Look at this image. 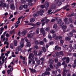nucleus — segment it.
Returning <instances> with one entry per match:
<instances>
[{
    "mask_svg": "<svg viewBox=\"0 0 76 76\" xmlns=\"http://www.w3.org/2000/svg\"><path fill=\"white\" fill-rule=\"evenodd\" d=\"M4 0H1L0 1L1 4H0V7H6V3H3Z\"/></svg>",
    "mask_w": 76,
    "mask_h": 76,
    "instance_id": "nucleus-1",
    "label": "nucleus"
},
{
    "mask_svg": "<svg viewBox=\"0 0 76 76\" xmlns=\"http://www.w3.org/2000/svg\"><path fill=\"white\" fill-rule=\"evenodd\" d=\"M26 41L27 42L26 47H30L31 46V43L29 42L28 39H26Z\"/></svg>",
    "mask_w": 76,
    "mask_h": 76,
    "instance_id": "nucleus-2",
    "label": "nucleus"
},
{
    "mask_svg": "<svg viewBox=\"0 0 76 76\" xmlns=\"http://www.w3.org/2000/svg\"><path fill=\"white\" fill-rule=\"evenodd\" d=\"M55 3L57 6H60L61 4V2L60 0H56L55 1Z\"/></svg>",
    "mask_w": 76,
    "mask_h": 76,
    "instance_id": "nucleus-3",
    "label": "nucleus"
},
{
    "mask_svg": "<svg viewBox=\"0 0 76 76\" xmlns=\"http://www.w3.org/2000/svg\"><path fill=\"white\" fill-rule=\"evenodd\" d=\"M34 54H33L32 53H30L29 55L28 58L29 59V60H32V59L31 58H34Z\"/></svg>",
    "mask_w": 76,
    "mask_h": 76,
    "instance_id": "nucleus-4",
    "label": "nucleus"
},
{
    "mask_svg": "<svg viewBox=\"0 0 76 76\" xmlns=\"http://www.w3.org/2000/svg\"><path fill=\"white\" fill-rule=\"evenodd\" d=\"M27 1L28 2V5H29V6H31V5H33V3H32V0H27Z\"/></svg>",
    "mask_w": 76,
    "mask_h": 76,
    "instance_id": "nucleus-5",
    "label": "nucleus"
},
{
    "mask_svg": "<svg viewBox=\"0 0 76 76\" xmlns=\"http://www.w3.org/2000/svg\"><path fill=\"white\" fill-rule=\"evenodd\" d=\"M67 35H68V37H69V38H71V37H72L73 36V32L71 31L70 33H69L67 34Z\"/></svg>",
    "mask_w": 76,
    "mask_h": 76,
    "instance_id": "nucleus-6",
    "label": "nucleus"
},
{
    "mask_svg": "<svg viewBox=\"0 0 76 76\" xmlns=\"http://www.w3.org/2000/svg\"><path fill=\"white\" fill-rule=\"evenodd\" d=\"M69 47L70 48V49L69 50V52H71L72 51V50L73 49V48L72 47V44H70L69 45Z\"/></svg>",
    "mask_w": 76,
    "mask_h": 76,
    "instance_id": "nucleus-7",
    "label": "nucleus"
},
{
    "mask_svg": "<svg viewBox=\"0 0 76 76\" xmlns=\"http://www.w3.org/2000/svg\"><path fill=\"white\" fill-rule=\"evenodd\" d=\"M24 46V43H23V40H22V42L20 43V48H23Z\"/></svg>",
    "mask_w": 76,
    "mask_h": 76,
    "instance_id": "nucleus-8",
    "label": "nucleus"
},
{
    "mask_svg": "<svg viewBox=\"0 0 76 76\" xmlns=\"http://www.w3.org/2000/svg\"><path fill=\"white\" fill-rule=\"evenodd\" d=\"M49 6V3L46 2L45 3V7L46 8H48Z\"/></svg>",
    "mask_w": 76,
    "mask_h": 76,
    "instance_id": "nucleus-9",
    "label": "nucleus"
},
{
    "mask_svg": "<svg viewBox=\"0 0 76 76\" xmlns=\"http://www.w3.org/2000/svg\"><path fill=\"white\" fill-rule=\"evenodd\" d=\"M33 35V34L32 33H31L30 34H28L27 37L31 38H32Z\"/></svg>",
    "mask_w": 76,
    "mask_h": 76,
    "instance_id": "nucleus-10",
    "label": "nucleus"
},
{
    "mask_svg": "<svg viewBox=\"0 0 76 76\" xmlns=\"http://www.w3.org/2000/svg\"><path fill=\"white\" fill-rule=\"evenodd\" d=\"M27 33V32H26V31H22L21 32V35H23V36H24V35H25Z\"/></svg>",
    "mask_w": 76,
    "mask_h": 76,
    "instance_id": "nucleus-11",
    "label": "nucleus"
},
{
    "mask_svg": "<svg viewBox=\"0 0 76 76\" xmlns=\"http://www.w3.org/2000/svg\"><path fill=\"white\" fill-rule=\"evenodd\" d=\"M10 7L11 9H12L13 10H14L15 9V7L14 6V4H11Z\"/></svg>",
    "mask_w": 76,
    "mask_h": 76,
    "instance_id": "nucleus-12",
    "label": "nucleus"
},
{
    "mask_svg": "<svg viewBox=\"0 0 76 76\" xmlns=\"http://www.w3.org/2000/svg\"><path fill=\"white\" fill-rule=\"evenodd\" d=\"M44 11L42 10H41L39 12V13L41 16H42L43 15V13H44Z\"/></svg>",
    "mask_w": 76,
    "mask_h": 76,
    "instance_id": "nucleus-13",
    "label": "nucleus"
},
{
    "mask_svg": "<svg viewBox=\"0 0 76 76\" xmlns=\"http://www.w3.org/2000/svg\"><path fill=\"white\" fill-rule=\"evenodd\" d=\"M14 44L15 46L16 47L18 46V44H17V40H15L14 41Z\"/></svg>",
    "mask_w": 76,
    "mask_h": 76,
    "instance_id": "nucleus-14",
    "label": "nucleus"
},
{
    "mask_svg": "<svg viewBox=\"0 0 76 76\" xmlns=\"http://www.w3.org/2000/svg\"><path fill=\"white\" fill-rule=\"evenodd\" d=\"M29 69L30 70L31 72H32V73H34L36 72V70H35L34 69H32L30 68H29Z\"/></svg>",
    "mask_w": 76,
    "mask_h": 76,
    "instance_id": "nucleus-15",
    "label": "nucleus"
},
{
    "mask_svg": "<svg viewBox=\"0 0 76 76\" xmlns=\"http://www.w3.org/2000/svg\"><path fill=\"white\" fill-rule=\"evenodd\" d=\"M61 19H59L57 21V23L58 24H61Z\"/></svg>",
    "mask_w": 76,
    "mask_h": 76,
    "instance_id": "nucleus-16",
    "label": "nucleus"
},
{
    "mask_svg": "<svg viewBox=\"0 0 76 76\" xmlns=\"http://www.w3.org/2000/svg\"><path fill=\"white\" fill-rule=\"evenodd\" d=\"M23 8H24V9H26L28 8V5L27 4H25L23 5Z\"/></svg>",
    "mask_w": 76,
    "mask_h": 76,
    "instance_id": "nucleus-17",
    "label": "nucleus"
},
{
    "mask_svg": "<svg viewBox=\"0 0 76 76\" xmlns=\"http://www.w3.org/2000/svg\"><path fill=\"white\" fill-rule=\"evenodd\" d=\"M33 16L34 18H36L37 16H38V13H34L33 14Z\"/></svg>",
    "mask_w": 76,
    "mask_h": 76,
    "instance_id": "nucleus-18",
    "label": "nucleus"
},
{
    "mask_svg": "<svg viewBox=\"0 0 76 76\" xmlns=\"http://www.w3.org/2000/svg\"><path fill=\"white\" fill-rule=\"evenodd\" d=\"M76 59H75L74 60V64L73 65V67H76Z\"/></svg>",
    "mask_w": 76,
    "mask_h": 76,
    "instance_id": "nucleus-19",
    "label": "nucleus"
},
{
    "mask_svg": "<svg viewBox=\"0 0 76 76\" xmlns=\"http://www.w3.org/2000/svg\"><path fill=\"white\" fill-rule=\"evenodd\" d=\"M52 10H48V13L49 15H51V14H52V13H53V12H52Z\"/></svg>",
    "mask_w": 76,
    "mask_h": 76,
    "instance_id": "nucleus-20",
    "label": "nucleus"
},
{
    "mask_svg": "<svg viewBox=\"0 0 76 76\" xmlns=\"http://www.w3.org/2000/svg\"><path fill=\"white\" fill-rule=\"evenodd\" d=\"M71 39V38H69L68 37H66L65 38V40L66 41H70Z\"/></svg>",
    "mask_w": 76,
    "mask_h": 76,
    "instance_id": "nucleus-21",
    "label": "nucleus"
},
{
    "mask_svg": "<svg viewBox=\"0 0 76 76\" xmlns=\"http://www.w3.org/2000/svg\"><path fill=\"white\" fill-rule=\"evenodd\" d=\"M10 48H11V49H13V48H14V45H13V44L11 43L10 45Z\"/></svg>",
    "mask_w": 76,
    "mask_h": 76,
    "instance_id": "nucleus-22",
    "label": "nucleus"
},
{
    "mask_svg": "<svg viewBox=\"0 0 76 76\" xmlns=\"http://www.w3.org/2000/svg\"><path fill=\"white\" fill-rule=\"evenodd\" d=\"M43 52L42 51H39V52L38 54V56H41V54Z\"/></svg>",
    "mask_w": 76,
    "mask_h": 76,
    "instance_id": "nucleus-23",
    "label": "nucleus"
},
{
    "mask_svg": "<svg viewBox=\"0 0 76 76\" xmlns=\"http://www.w3.org/2000/svg\"><path fill=\"white\" fill-rule=\"evenodd\" d=\"M36 25H37V26L39 27L40 26V25H41V22H38L36 23Z\"/></svg>",
    "mask_w": 76,
    "mask_h": 76,
    "instance_id": "nucleus-24",
    "label": "nucleus"
},
{
    "mask_svg": "<svg viewBox=\"0 0 76 76\" xmlns=\"http://www.w3.org/2000/svg\"><path fill=\"white\" fill-rule=\"evenodd\" d=\"M35 19L34 18H32L30 20V22H35Z\"/></svg>",
    "mask_w": 76,
    "mask_h": 76,
    "instance_id": "nucleus-25",
    "label": "nucleus"
},
{
    "mask_svg": "<svg viewBox=\"0 0 76 76\" xmlns=\"http://www.w3.org/2000/svg\"><path fill=\"white\" fill-rule=\"evenodd\" d=\"M42 51H43L45 53V52L47 51V50H46L45 47H42Z\"/></svg>",
    "mask_w": 76,
    "mask_h": 76,
    "instance_id": "nucleus-26",
    "label": "nucleus"
},
{
    "mask_svg": "<svg viewBox=\"0 0 76 76\" xmlns=\"http://www.w3.org/2000/svg\"><path fill=\"white\" fill-rule=\"evenodd\" d=\"M13 62H14V63H16L17 64L18 63V61L15 60V59H14L13 61Z\"/></svg>",
    "mask_w": 76,
    "mask_h": 76,
    "instance_id": "nucleus-27",
    "label": "nucleus"
},
{
    "mask_svg": "<svg viewBox=\"0 0 76 76\" xmlns=\"http://www.w3.org/2000/svg\"><path fill=\"white\" fill-rule=\"evenodd\" d=\"M39 32V28H37L36 30V33L37 34H38Z\"/></svg>",
    "mask_w": 76,
    "mask_h": 76,
    "instance_id": "nucleus-28",
    "label": "nucleus"
},
{
    "mask_svg": "<svg viewBox=\"0 0 76 76\" xmlns=\"http://www.w3.org/2000/svg\"><path fill=\"white\" fill-rule=\"evenodd\" d=\"M69 60H70L69 58V57H67L66 61V62L67 63H69Z\"/></svg>",
    "mask_w": 76,
    "mask_h": 76,
    "instance_id": "nucleus-29",
    "label": "nucleus"
},
{
    "mask_svg": "<svg viewBox=\"0 0 76 76\" xmlns=\"http://www.w3.org/2000/svg\"><path fill=\"white\" fill-rule=\"evenodd\" d=\"M33 53H34V56H37V53H38V52L36 50H34L33 52Z\"/></svg>",
    "mask_w": 76,
    "mask_h": 76,
    "instance_id": "nucleus-30",
    "label": "nucleus"
},
{
    "mask_svg": "<svg viewBox=\"0 0 76 76\" xmlns=\"http://www.w3.org/2000/svg\"><path fill=\"white\" fill-rule=\"evenodd\" d=\"M66 28H67V26L66 25L62 27V29H66Z\"/></svg>",
    "mask_w": 76,
    "mask_h": 76,
    "instance_id": "nucleus-31",
    "label": "nucleus"
},
{
    "mask_svg": "<svg viewBox=\"0 0 76 76\" xmlns=\"http://www.w3.org/2000/svg\"><path fill=\"white\" fill-rule=\"evenodd\" d=\"M18 51H20L21 50V48H20V46H19L17 47Z\"/></svg>",
    "mask_w": 76,
    "mask_h": 76,
    "instance_id": "nucleus-32",
    "label": "nucleus"
},
{
    "mask_svg": "<svg viewBox=\"0 0 76 76\" xmlns=\"http://www.w3.org/2000/svg\"><path fill=\"white\" fill-rule=\"evenodd\" d=\"M48 38H49V39L51 40V39H52V37H51V35L50 34H49L48 36Z\"/></svg>",
    "mask_w": 76,
    "mask_h": 76,
    "instance_id": "nucleus-33",
    "label": "nucleus"
},
{
    "mask_svg": "<svg viewBox=\"0 0 76 76\" xmlns=\"http://www.w3.org/2000/svg\"><path fill=\"white\" fill-rule=\"evenodd\" d=\"M46 72H48V71H50L51 70V69L50 68H48L46 69Z\"/></svg>",
    "mask_w": 76,
    "mask_h": 76,
    "instance_id": "nucleus-34",
    "label": "nucleus"
},
{
    "mask_svg": "<svg viewBox=\"0 0 76 76\" xmlns=\"http://www.w3.org/2000/svg\"><path fill=\"white\" fill-rule=\"evenodd\" d=\"M23 5H20V7H19V9H20V10H22V9H23Z\"/></svg>",
    "mask_w": 76,
    "mask_h": 76,
    "instance_id": "nucleus-35",
    "label": "nucleus"
},
{
    "mask_svg": "<svg viewBox=\"0 0 76 76\" xmlns=\"http://www.w3.org/2000/svg\"><path fill=\"white\" fill-rule=\"evenodd\" d=\"M34 49L35 50H37V49H38V46L37 45H35L34 47Z\"/></svg>",
    "mask_w": 76,
    "mask_h": 76,
    "instance_id": "nucleus-36",
    "label": "nucleus"
},
{
    "mask_svg": "<svg viewBox=\"0 0 76 76\" xmlns=\"http://www.w3.org/2000/svg\"><path fill=\"white\" fill-rule=\"evenodd\" d=\"M59 54L60 55H61V56H63V55H64V53H63V52L62 51H61L59 52Z\"/></svg>",
    "mask_w": 76,
    "mask_h": 76,
    "instance_id": "nucleus-37",
    "label": "nucleus"
},
{
    "mask_svg": "<svg viewBox=\"0 0 76 76\" xmlns=\"http://www.w3.org/2000/svg\"><path fill=\"white\" fill-rule=\"evenodd\" d=\"M73 21V20H72V19L71 18H69V21L71 23H72V21Z\"/></svg>",
    "mask_w": 76,
    "mask_h": 76,
    "instance_id": "nucleus-38",
    "label": "nucleus"
},
{
    "mask_svg": "<svg viewBox=\"0 0 76 76\" xmlns=\"http://www.w3.org/2000/svg\"><path fill=\"white\" fill-rule=\"evenodd\" d=\"M6 34V32L4 33V34L2 35L1 36V39H3L4 38V36Z\"/></svg>",
    "mask_w": 76,
    "mask_h": 76,
    "instance_id": "nucleus-39",
    "label": "nucleus"
},
{
    "mask_svg": "<svg viewBox=\"0 0 76 76\" xmlns=\"http://www.w3.org/2000/svg\"><path fill=\"white\" fill-rule=\"evenodd\" d=\"M65 71V73H69V70H65V69H63V71Z\"/></svg>",
    "mask_w": 76,
    "mask_h": 76,
    "instance_id": "nucleus-40",
    "label": "nucleus"
},
{
    "mask_svg": "<svg viewBox=\"0 0 76 76\" xmlns=\"http://www.w3.org/2000/svg\"><path fill=\"white\" fill-rule=\"evenodd\" d=\"M34 43L36 45H38V44H39V42H38V41H35L34 42Z\"/></svg>",
    "mask_w": 76,
    "mask_h": 76,
    "instance_id": "nucleus-41",
    "label": "nucleus"
},
{
    "mask_svg": "<svg viewBox=\"0 0 76 76\" xmlns=\"http://www.w3.org/2000/svg\"><path fill=\"white\" fill-rule=\"evenodd\" d=\"M61 63L60 62H58L57 63V66L58 67H59L60 66H61Z\"/></svg>",
    "mask_w": 76,
    "mask_h": 76,
    "instance_id": "nucleus-42",
    "label": "nucleus"
},
{
    "mask_svg": "<svg viewBox=\"0 0 76 76\" xmlns=\"http://www.w3.org/2000/svg\"><path fill=\"white\" fill-rule=\"evenodd\" d=\"M63 76H66V74L65 73L64 71H63Z\"/></svg>",
    "mask_w": 76,
    "mask_h": 76,
    "instance_id": "nucleus-43",
    "label": "nucleus"
},
{
    "mask_svg": "<svg viewBox=\"0 0 76 76\" xmlns=\"http://www.w3.org/2000/svg\"><path fill=\"white\" fill-rule=\"evenodd\" d=\"M53 62H54V61H53V60H51L50 61V64H52L53 63Z\"/></svg>",
    "mask_w": 76,
    "mask_h": 76,
    "instance_id": "nucleus-44",
    "label": "nucleus"
},
{
    "mask_svg": "<svg viewBox=\"0 0 76 76\" xmlns=\"http://www.w3.org/2000/svg\"><path fill=\"white\" fill-rule=\"evenodd\" d=\"M69 24H70V23H69V22L67 21L65 22V25H69Z\"/></svg>",
    "mask_w": 76,
    "mask_h": 76,
    "instance_id": "nucleus-45",
    "label": "nucleus"
},
{
    "mask_svg": "<svg viewBox=\"0 0 76 76\" xmlns=\"http://www.w3.org/2000/svg\"><path fill=\"white\" fill-rule=\"evenodd\" d=\"M39 44H40V45H43V44H44V41H40Z\"/></svg>",
    "mask_w": 76,
    "mask_h": 76,
    "instance_id": "nucleus-46",
    "label": "nucleus"
},
{
    "mask_svg": "<svg viewBox=\"0 0 76 76\" xmlns=\"http://www.w3.org/2000/svg\"><path fill=\"white\" fill-rule=\"evenodd\" d=\"M40 60H38L37 61V64H38V65H39V64H40Z\"/></svg>",
    "mask_w": 76,
    "mask_h": 76,
    "instance_id": "nucleus-47",
    "label": "nucleus"
},
{
    "mask_svg": "<svg viewBox=\"0 0 76 76\" xmlns=\"http://www.w3.org/2000/svg\"><path fill=\"white\" fill-rule=\"evenodd\" d=\"M68 21V18H65L64 20V22H67Z\"/></svg>",
    "mask_w": 76,
    "mask_h": 76,
    "instance_id": "nucleus-48",
    "label": "nucleus"
},
{
    "mask_svg": "<svg viewBox=\"0 0 76 76\" xmlns=\"http://www.w3.org/2000/svg\"><path fill=\"white\" fill-rule=\"evenodd\" d=\"M45 75H50V73L49 72H45Z\"/></svg>",
    "mask_w": 76,
    "mask_h": 76,
    "instance_id": "nucleus-49",
    "label": "nucleus"
},
{
    "mask_svg": "<svg viewBox=\"0 0 76 76\" xmlns=\"http://www.w3.org/2000/svg\"><path fill=\"white\" fill-rule=\"evenodd\" d=\"M23 63L24 64H25V65H27V63H26V62L25 61H23Z\"/></svg>",
    "mask_w": 76,
    "mask_h": 76,
    "instance_id": "nucleus-50",
    "label": "nucleus"
},
{
    "mask_svg": "<svg viewBox=\"0 0 76 76\" xmlns=\"http://www.w3.org/2000/svg\"><path fill=\"white\" fill-rule=\"evenodd\" d=\"M58 36H57L55 38V40H58Z\"/></svg>",
    "mask_w": 76,
    "mask_h": 76,
    "instance_id": "nucleus-51",
    "label": "nucleus"
},
{
    "mask_svg": "<svg viewBox=\"0 0 76 76\" xmlns=\"http://www.w3.org/2000/svg\"><path fill=\"white\" fill-rule=\"evenodd\" d=\"M52 6L51 7V9H55V8H56V6L54 5H52Z\"/></svg>",
    "mask_w": 76,
    "mask_h": 76,
    "instance_id": "nucleus-52",
    "label": "nucleus"
},
{
    "mask_svg": "<svg viewBox=\"0 0 76 76\" xmlns=\"http://www.w3.org/2000/svg\"><path fill=\"white\" fill-rule=\"evenodd\" d=\"M5 58V56H4L3 57V58L2 59V61L4 62V58Z\"/></svg>",
    "mask_w": 76,
    "mask_h": 76,
    "instance_id": "nucleus-53",
    "label": "nucleus"
},
{
    "mask_svg": "<svg viewBox=\"0 0 76 76\" xmlns=\"http://www.w3.org/2000/svg\"><path fill=\"white\" fill-rule=\"evenodd\" d=\"M28 25H31V26H35V24H34L31 23H30L28 24Z\"/></svg>",
    "mask_w": 76,
    "mask_h": 76,
    "instance_id": "nucleus-54",
    "label": "nucleus"
},
{
    "mask_svg": "<svg viewBox=\"0 0 76 76\" xmlns=\"http://www.w3.org/2000/svg\"><path fill=\"white\" fill-rule=\"evenodd\" d=\"M13 67H12L10 69L11 72H12L13 71Z\"/></svg>",
    "mask_w": 76,
    "mask_h": 76,
    "instance_id": "nucleus-55",
    "label": "nucleus"
},
{
    "mask_svg": "<svg viewBox=\"0 0 76 76\" xmlns=\"http://www.w3.org/2000/svg\"><path fill=\"white\" fill-rule=\"evenodd\" d=\"M57 28V24H55L53 26V28H55V29H56Z\"/></svg>",
    "mask_w": 76,
    "mask_h": 76,
    "instance_id": "nucleus-56",
    "label": "nucleus"
},
{
    "mask_svg": "<svg viewBox=\"0 0 76 76\" xmlns=\"http://www.w3.org/2000/svg\"><path fill=\"white\" fill-rule=\"evenodd\" d=\"M61 9H59V10H56L55 12H54V13H56V12H58V11H60V10H61Z\"/></svg>",
    "mask_w": 76,
    "mask_h": 76,
    "instance_id": "nucleus-57",
    "label": "nucleus"
},
{
    "mask_svg": "<svg viewBox=\"0 0 76 76\" xmlns=\"http://www.w3.org/2000/svg\"><path fill=\"white\" fill-rule=\"evenodd\" d=\"M66 59V57H65L64 58H62V60L63 61H64Z\"/></svg>",
    "mask_w": 76,
    "mask_h": 76,
    "instance_id": "nucleus-58",
    "label": "nucleus"
},
{
    "mask_svg": "<svg viewBox=\"0 0 76 76\" xmlns=\"http://www.w3.org/2000/svg\"><path fill=\"white\" fill-rule=\"evenodd\" d=\"M41 61H44L45 60V59L43 58H42L40 59Z\"/></svg>",
    "mask_w": 76,
    "mask_h": 76,
    "instance_id": "nucleus-59",
    "label": "nucleus"
},
{
    "mask_svg": "<svg viewBox=\"0 0 76 76\" xmlns=\"http://www.w3.org/2000/svg\"><path fill=\"white\" fill-rule=\"evenodd\" d=\"M60 42H61V44H63L64 43V41H63V40H60Z\"/></svg>",
    "mask_w": 76,
    "mask_h": 76,
    "instance_id": "nucleus-60",
    "label": "nucleus"
},
{
    "mask_svg": "<svg viewBox=\"0 0 76 76\" xmlns=\"http://www.w3.org/2000/svg\"><path fill=\"white\" fill-rule=\"evenodd\" d=\"M65 63H66V62L65 61H64L63 62V63H62L61 65H64V64H65Z\"/></svg>",
    "mask_w": 76,
    "mask_h": 76,
    "instance_id": "nucleus-61",
    "label": "nucleus"
},
{
    "mask_svg": "<svg viewBox=\"0 0 76 76\" xmlns=\"http://www.w3.org/2000/svg\"><path fill=\"white\" fill-rule=\"evenodd\" d=\"M75 15V14H74V13H72V14L71 15H70V17H72V16H74Z\"/></svg>",
    "mask_w": 76,
    "mask_h": 76,
    "instance_id": "nucleus-62",
    "label": "nucleus"
},
{
    "mask_svg": "<svg viewBox=\"0 0 76 76\" xmlns=\"http://www.w3.org/2000/svg\"><path fill=\"white\" fill-rule=\"evenodd\" d=\"M40 31H41V32L42 33V32H44V29H43V28H41Z\"/></svg>",
    "mask_w": 76,
    "mask_h": 76,
    "instance_id": "nucleus-63",
    "label": "nucleus"
},
{
    "mask_svg": "<svg viewBox=\"0 0 76 76\" xmlns=\"http://www.w3.org/2000/svg\"><path fill=\"white\" fill-rule=\"evenodd\" d=\"M6 36L7 37H10V35L8 34H6Z\"/></svg>",
    "mask_w": 76,
    "mask_h": 76,
    "instance_id": "nucleus-64",
    "label": "nucleus"
}]
</instances>
